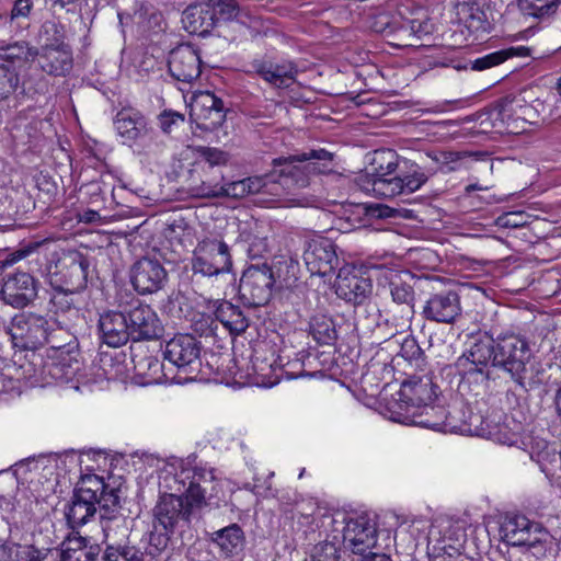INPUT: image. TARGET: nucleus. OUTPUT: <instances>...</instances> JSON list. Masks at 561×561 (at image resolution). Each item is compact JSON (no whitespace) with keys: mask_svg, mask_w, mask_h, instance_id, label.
I'll list each match as a JSON object with an SVG mask.
<instances>
[{"mask_svg":"<svg viewBox=\"0 0 561 561\" xmlns=\"http://www.w3.org/2000/svg\"><path fill=\"white\" fill-rule=\"evenodd\" d=\"M190 116L198 128L213 131L226 119L224 102L209 91L201 92L193 98Z\"/></svg>","mask_w":561,"mask_h":561,"instance_id":"dca6fc26","label":"nucleus"},{"mask_svg":"<svg viewBox=\"0 0 561 561\" xmlns=\"http://www.w3.org/2000/svg\"><path fill=\"white\" fill-rule=\"evenodd\" d=\"M214 314L231 334L239 335L245 332L249 327V320L243 311L230 301L222 300L217 302Z\"/></svg>","mask_w":561,"mask_h":561,"instance_id":"c9c22d12","label":"nucleus"},{"mask_svg":"<svg viewBox=\"0 0 561 561\" xmlns=\"http://www.w3.org/2000/svg\"><path fill=\"white\" fill-rule=\"evenodd\" d=\"M89 266L88 259L79 252L70 253L59 261V274L68 289L81 291L85 288Z\"/></svg>","mask_w":561,"mask_h":561,"instance_id":"c85d7f7f","label":"nucleus"},{"mask_svg":"<svg viewBox=\"0 0 561 561\" xmlns=\"http://www.w3.org/2000/svg\"><path fill=\"white\" fill-rule=\"evenodd\" d=\"M272 176L277 184L286 187H307L317 175L335 172L334 153L325 149H310L272 162Z\"/></svg>","mask_w":561,"mask_h":561,"instance_id":"f03ea898","label":"nucleus"},{"mask_svg":"<svg viewBox=\"0 0 561 561\" xmlns=\"http://www.w3.org/2000/svg\"><path fill=\"white\" fill-rule=\"evenodd\" d=\"M45 242H47V240L30 241L25 244H22L19 249L14 250L13 252L4 253L3 256L0 259V268H7L20 262L21 260L27 257L31 253L35 252Z\"/></svg>","mask_w":561,"mask_h":561,"instance_id":"5fc2aeb1","label":"nucleus"},{"mask_svg":"<svg viewBox=\"0 0 561 561\" xmlns=\"http://www.w3.org/2000/svg\"><path fill=\"white\" fill-rule=\"evenodd\" d=\"M268 251V244L265 237H253L249 240L248 253L250 257H262Z\"/></svg>","mask_w":561,"mask_h":561,"instance_id":"338daca9","label":"nucleus"},{"mask_svg":"<svg viewBox=\"0 0 561 561\" xmlns=\"http://www.w3.org/2000/svg\"><path fill=\"white\" fill-rule=\"evenodd\" d=\"M493 367L508 374L525 391L533 390L543 382L545 371L534 358L528 342L516 334L497 336Z\"/></svg>","mask_w":561,"mask_h":561,"instance_id":"f257e3e1","label":"nucleus"},{"mask_svg":"<svg viewBox=\"0 0 561 561\" xmlns=\"http://www.w3.org/2000/svg\"><path fill=\"white\" fill-rule=\"evenodd\" d=\"M65 38V26L59 21L46 20L37 33L38 49L67 45Z\"/></svg>","mask_w":561,"mask_h":561,"instance_id":"a19ab883","label":"nucleus"},{"mask_svg":"<svg viewBox=\"0 0 561 561\" xmlns=\"http://www.w3.org/2000/svg\"><path fill=\"white\" fill-rule=\"evenodd\" d=\"M124 310L133 341H150L162 336L163 325L149 305L134 299L124 305Z\"/></svg>","mask_w":561,"mask_h":561,"instance_id":"1a4fd4ad","label":"nucleus"},{"mask_svg":"<svg viewBox=\"0 0 561 561\" xmlns=\"http://www.w3.org/2000/svg\"><path fill=\"white\" fill-rule=\"evenodd\" d=\"M389 288L392 301L396 304V306H408L414 308L415 291L412 286L401 280H391L389 283Z\"/></svg>","mask_w":561,"mask_h":561,"instance_id":"603ef678","label":"nucleus"},{"mask_svg":"<svg viewBox=\"0 0 561 561\" xmlns=\"http://www.w3.org/2000/svg\"><path fill=\"white\" fill-rule=\"evenodd\" d=\"M528 55H529V48H527L525 46L510 47V48L501 49V50L488 54L483 57L477 58L476 60L471 61V69L477 70V71H482V70L489 69L491 67L497 66L514 56L525 57Z\"/></svg>","mask_w":561,"mask_h":561,"instance_id":"ea45409f","label":"nucleus"},{"mask_svg":"<svg viewBox=\"0 0 561 561\" xmlns=\"http://www.w3.org/2000/svg\"><path fill=\"white\" fill-rule=\"evenodd\" d=\"M403 159L392 149L376 150L370 162L371 173L359 175L357 178L358 185L363 191L376 194L375 183L388 182L399 171Z\"/></svg>","mask_w":561,"mask_h":561,"instance_id":"6ab92c4d","label":"nucleus"},{"mask_svg":"<svg viewBox=\"0 0 561 561\" xmlns=\"http://www.w3.org/2000/svg\"><path fill=\"white\" fill-rule=\"evenodd\" d=\"M561 5V0H518V8L525 14L539 20L549 19Z\"/></svg>","mask_w":561,"mask_h":561,"instance_id":"79ce46f5","label":"nucleus"},{"mask_svg":"<svg viewBox=\"0 0 561 561\" xmlns=\"http://www.w3.org/2000/svg\"><path fill=\"white\" fill-rule=\"evenodd\" d=\"M311 559L312 561H339V548L333 542H320L314 546Z\"/></svg>","mask_w":561,"mask_h":561,"instance_id":"13d9d810","label":"nucleus"},{"mask_svg":"<svg viewBox=\"0 0 561 561\" xmlns=\"http://www.w3.org/2000/svg\"><path fill=\"white\" fill-rule=\"evenodd\" d=\"M232 259L228 244L219 238H204L193 251L192 270L194 274L213 277L229 273Z\"/></svg>","mask_w":561,"mask_h":561,"instance_id":"39448f33","label":"nucleus"},{"mask_svg":"<svg viewBox=\"0 0 561 561\" xmlns=\"http://www.w3.org/2000/svg\"><path fill=\"white\" fill-rule=\"evenodd\" d=\"M168 68L170 75L178 81L192 82L202 72L199 51L192 44H181L169 54Z\"/></svg>","mask_w":561,"mask_h":561,"instance_id":"412c9836","label":"nucleus"},{"mask_svg":"<svg viewBox=\"0 0 561 561\" xmlns=\"http://www.w3.org/2000/svg\"><path fill=\"white\" fill-rule=\"evenodd\" d=\"M459 159L460 152L455 151H442L434 157V160L439 163V170L443 172L454 171L456 168L451 163L458 162Z\"/></svg>","mask_w":561,"mask_h":561,"instance_id":"69168bd1","label":"nucleus"},{"mask_svg":"<svg viewBox=\"0 0 561 561\" xmlns=\"http://www.w3.org/2000/svg\"><path fill=\"white\" fill-rule=\"evenodd\" d=\"M138 369L141 374L147 375L153 380H157L160 378L159 373L162 369V364L158 358L148 356L138 364Z\"/></svg>","mask_w":561,"mask_h":561,"instance_id":"e2e57ef3","label":"nucleus"},{"mask_svg":"<svg viewBox=\"0 0 561 561\" xmlns=\"http://www.w3.org/2000/svg\"><path fill=\"white\" fill-rule=\"evenodd\" d=\"M76 493L82 495L83 499H88L95 502L99 508L105 511H114L119 506L118 490L110 488L103 480V478L91 474L82 478Z\"/></svg>","mask_w":561,"mask_h":561,"instance_id":"393cba45","label":"nucleus"},{"mask_svg":"<svg viewBox=\"0 0 561 561\" xmlns=\"http://www.w3.org/2000/svg\"><path fill=\"white\" fill-rule=\"evenodd\" d=\"M167 280L168 273L158 259L144 256L131 266L130 282L140 295L159 291Z\"/></svg>","mask_w":561,"mask_h":561,"instance_id":"2eb2a0df","label":"nucleus"},{"mask_svg":"<svg viewBox=\"0 0 561 561\" xmlns=\"http://www.w3.org/2000/svg\"><path fill=\"white\" fill-rule=\"evenodd\" d=\"M201 350V342L191 334H176L165 343L163 357L178 368V383L197 378L202 366Z\"/></svg>","mask_w":561,"mask_h":561,"instance_id":"20e7f679","label":"nucleus"},{"mask_svg":"<svg viewBox=\"0 0 561 561\" xmlns=\"http://www.w3.org/2000/svg\"><path fill=\"white\" fill-rule=\"evenodd\" d=\"M461 304L458 293L443 290L432 294L425 301L422 316L427 321L454 323L461 316Z\"/></svg>","mask_w":561,"mask_h":561,"instance_id":"aec40b11","label":"nucleus"},{"mask_svg":"<svg viewBox=\"0 0 561 561\" xmlns=\"http://www.w3.org/2000/svg\"><path fill=\"white\" fill-rule=\"evenodd\" d=\"M304 261L311 275L327 276L339 264L334 243L323 237H317L306 243Z\"/></svg>","mask_w":561,"mask_h":561,"instance_id":"f3484780","label":"nucleus"},{"mask_svg":"<svg viewBox=\"0 0 561 561\" xmlns=\"http://www.w3.org/2000/svg\"><path fill=\"white\" fill-rule=\"evenodd\" d=\"M11 560L14 561H42L41 551L32 545H20L13 542Z\"/></svg>","mask_w":561,"mask_h":561,"instance_id":"bf43d9fd","label":"nucleus"},{"mask_svg":"<svg viewBox=\"0 0 561 561\" xmlns=\"http://www.w3.org/2000/svg\"><path fill=\"white\" fill-rule=\"evenodd\" d=\"M389 316L386 319V324L391 327L392 335L402 333L410 329L411 321L415 314L412 307L393 306L388 311Z\"/></svg>","mask_w":561,"mask_h":561,"instance_id":"a18cd8bd","label":"nucleus"},{"mask_svg":"<svg viewBox=\"0 0 561 561\" xmlns=\"http://www.w3.org/2000/svg\"><path fill=\"white\" fill-rule=\"evenodd\" d=\"M496 225L502 228H518L525 225V220L519 213H507L496 219Z\"/></svg>","mask_w":561,"mask_h":561,"instance_id":"774afa93","label":"nucleus"},{"mask_svg":"<svg viewBox=\"0 0 561 561\" xmlns=\"http://www.w3.org/2000/svg\"><path fill=\"white\" fill-rule=\"evenodd\" d=\"M195 506L183 494L164 493L160 495L154 508V525H158L167 533H173L180 522L187 523Z\"/></svg>","mask_w":561,"mask_h":561,"instance_id":"ddd939ff","label":"nucleus"},{"mask_svg":"<svg viewBox=\"0 0 561 561\" xmlns=\"http://www.w3.org/2000/svg\"><path fill=\"white\" fill-rule=\"evenodd\" d=\"M211 541L218 546L226 556L238 554L244 546L245 537L238 524H231L211 534Z\"/></svg>","mask_w":561,"mask_h":561,"instance_id":"e433bc0d","label":"nucleus"},{"mask_svg":"<svg viewBox=\"0 0 561 561\" xmlns=\"http://www.w3.org/2000/svg\"><path fill=\"white\" fill-rule=\"evenodd\" d=\"M41 121L15 123L12 127V137L24 146H35L42 138Z\"/></svg>","mask_w":561,"mask_h":561,"instance_id":"c03bdc74","label":"nucleus"},{"mask_svg":"<svg viewBox=\"0 0 561 561\" xmlns=\"http://www.w3.org/2000/svg\"><path fill=\"white\" fill-rule=\"evenodd\" d=\"M400 355L407 360H416L421 358L423 351L413 336H407L401 343Z\"/></svg>","mask_w":561,"mask_h":561,"instance_id":"680f3d73","label":"nucleus"},{"mask_svg":"<svg viewBox=\"0 0 561 561\" xmlns=\"http://www.w3.org/2000/svg\"><path fill=\"white\" fill-rule=\"evenodd\" d=\"M102 561H144V553L135 546L107 545Z\"/></svg>","mask_w":561,"mask_h":561,"instance_id":"de8ad7c7","label":"nucleus"},{"mask_svg":"<svg viewBox=\"0 0 561 561\" xmlns=\"http://www.w3.org/2000/svg\"><path fill=\"white\" fill-rule=\"evenodd\" d=\"M214 480L211 470L198 467L183 469L174 477V482L182 485L176 491L182 493L190 501V505L196 508H202L207 504L206 494L209 489H213Z\"/></svg>","mask_w":561,"mask_h":561,"instance_id":"4468645a","label":"nucleus"},{"mask_svg":"<svg viewBox=\"0 0 561 561\" xmlns=\"http://www.w3.org/2000/svg\"><path fill=\"white\" fill-rule=\"evenodd\" d=\"M551 536L549 531L541 527L537 530V534H534L529 542H526L523 546L526 547L525 557L528 558L533 556L540 559L546 556V552L551 548Z\"/></svg>","mask_w":561,"mask_h":561,"instance_id":"8fccbe9b","label":"nucleus"},{"mask_svg":"<svg viewBox=\"0 0 561 561\" xmlns=\"http://www.w3.org/2000/svg\"><path fill=\"white\" fill-rule=\"evenodd\" d=\"M275 286L277 280L271 266L250 265L241 276L239 294L244 304L261 307L270 302Z\"/></svg>","mask_w":561,"mask_h":561,"instance_id":"423d86ee","label":"nucleus"},{"mask_svg":"<svg viewBox=\"0 0 561 561\" xmlns=\"http://www.w3.org/2000/svg\"><path fill=\"white\" fill-rule=\"evenodd\" d=\"M335 294L354 306L363 305L373 290L371 280L350 268H340L334 284Z\"/></svg>","mask_w":561,"mask_h":561,"instance_id":"4be33fe9","label":"nucleus"},{"mask_svg":"<svg viewBox=\"0 0 561 561\" xmlns=\"http://www.w3.org/2000/svg\"><path fill=\"white\" fill-rule=\"evenodd\" d=\"M36 56L42 70L50 76H66L73 66L69 45L37 49Z\"/></svg>","mask_w":561,"mask_h":561,"instance_id":"c756f323","label":"nucleus"},{"mask_svg":"<svg viewBox=\"0 0 561 561\" xmlns=\"http://www.w3.org/2000/svg\"><path fill=\"white\" fill-rule=\"evenodd\" d=\"M398 394L399 399L394 405L396 410H392V416H396L397 412L409 413L410 410L433 403L436 398V387L428 376H412L402 382Z\"/></svg>","mask_w":561,"mask_h":561,"instance_id":"9b49d317","label":"nucleus"},{"mask_svg":"<svg viewBox=\"0 0 561 561\" xmlns=\"http://www.w3.org/2000/svg\"><path fill=\"white\" fill-rule=\"evenodd\" d=\"M38 286L39 282L32 274L16 271L4 276L0 296L5 305L22 309L37 298Z\"/></svg>","mask_w":561,"mask_h":561,"instance_id":"9d476101","label":"nucleus"},{"mask_svg":"<svg viewBox=\"0 0 561 561\" xmlns=\"http://www.w3.org/2000/svg\"><path fill=\"white\" fill-rule=\"evenodd\" d=\"M495 353L496 340L488 334L477 336L455 362L462 382H486L490 378L489 365L493 366Z\"/></svg>","mask_w":561,"mask_h":561,"instance_id":"7ed1b4c3","label":"nucleus"},{"mask_svg":"<svg viewBox=\"0 0 561 561\" xmlns=\"http://www.w3.org/2000/svg\"><path fill=\"white\" fill-rule=\"evenodd\" d=\"M9 334L14 347L33 351L48 342L49 323L45 317L33 312L16 314Z\"/></svg>","mask_w":561,"mask_h":561,"instance_id":"0eeeda50","label":"nucleus"},{"mask_svg":"<svg viewBox=\"0 0 561 561\" xmlns=\"http://www.w3.org/2000/svg\"><path fill=\"white\" fill-rule=\"evenodd\" d=\"M298 262L293 259L279 261L276 265V272H274L277 286L280 288L295 286L298 280Z\"/></svg>","mask_w":561,"mask_h":561,"instance_id":"09e8293b","label":"nucleus"},{"mask_svg":"<svg viewBox=\"0 0 561 561\" xmlns=\"http://www.w3.org/2000/svg\"><path fill=\"white\" fill-rule=\"evenodd\" d=\"M224 175L221 172L215 174L213 179H203L201 183L188 185V193L197 198L232 197L243 198L248 196L245 179L222 184Z\"/></svg>","mask_w":561,"mask_h":561,"instance_id":"5701e85b","label":"nucleus"},{"mask_svg":"<svg viewBox=\"0 0 561 561\" xmlns=\"http://www.w3.org/2000/svg\"><path fill=\"white\" fill-rule=\"evenodd\" d=\"M495 112V119L500 121L506 131L511 134L524 133L526 124L535 117L534 107L520 93L503 98Z\"/></svg>","mask_w":561,"mask_h":561,"instance_id":"f8f14e48","label":"nucleus"},{"mask_svg":"<svg viewBox=\"0 0 561 561\" xmlns=\"http://www.w3.org/2000/svg\"><path fill=\"white\" fill-rule=\"evenodd\" d=\"M193 152L195 154L194 167L195 171H201L199 182L204 179H213L216 173L221 172L220 168L228 164L230 160V154L216 147L208 146H195L193 147ZM194 174H191L193 178ZM197 183L194 179H192L191 183Z\"/></svg>","mask_w":561,"mask_h":561,"instance_id":"cd10ccee","label":"nucleus"},{"mask_svg":"<svg viewBox=\"0 0 561 561\" xmlns=\"http://www.w3.org/2000/svg\"><path fill=\"white\" fill-rule=\"evenodd\" d=\"M276 184V176H272V171L261 176L245 178L248 195L270 193L273 188H277Z\"/></svg>","mask_w":561,"mask_h":561,"instance_id":"4d7b16f0","label":"nucleus"},{"mask_svg":"<svg viewBox=\"0 0 561 561\" xmlns=\"http://www.w3.org/2000/svg\"><path fill=\"white\" fill-rule=\"evenodd\" d=\"M24 94L18 71L7 67H0V102L9 100L11 96Z\"/></svg>","mask_w":561,"mask_h":561,"instance_id":"49530a36","label":"nucleus"},{"mask_svg":"<svg viewBox=\"0 0 561 561\" xmlns=\"http://www.w3.org/2000/svg\"><path fill=\"white\" fill-rule=\"evenodd\" d=\"M392 420L407 424L416 425L434 431H446L447 412L444 407L427 403L421 409L410 410L409 413L397 412Z\"/></svg>","mask_w":561,"mask_h":561,"instance_id":"bb28decb","label":"nucleus"},{"mask_svg":"<svg viewBox=\"0 0 561 561\" xmlns=\"http://www.w3.org/2000/svg\"><path fill=\"white\" fill-rule=\"evenodd\" d=\"M118 311H106L100 316L99 330L102 341L111 347H119L131 340L124 305Z\"/></svg>","mask_w":561,"mask_h":561,"instance_id":"a878e982","label":"nucleus"},{"mask_svg":"<svg viewBox=\"0 0 561 561\" xmlns=\"http://www.w3.org/2000/svg\"><path fill=\"white\" fill-rule=\"evenodd\" d=\"M343 543L354 554H363L377 543V528L366 515L350 517L344 520Z\"/></svg>","mask_w":561,"mask_h":561,"instance_id":"a211bd4d","label":"nucleus"},{"mask_svg":"<svg viewBox=\"0 0 561 561\" xmlns=\"http://www.w3.org/2000/svg\"><path fill=\"white\" fill-rule=\"evenodd\" d=\"M216 9L224 20H232L237 18L239 13V7L236 0H219L218 3L214 5L215 12Z\"/></svg>","mask_w":561,"mask_h":561,"instance_id":"0e129e2a","label":"nucleus"},{"mask_svg":"<svg viewBox=\"0 0 561 561\" xmlns=\"http://www.w3.org/2000/svg\"><path fill=\"white\" fill-rule=\"evenodd\" d=\"M183 27L191 34L206 35L216 24V12L210 5L195 3L182 13Z\"/></svg>","mask_w":561,"mask_h":561,"instance_id":"2f4dec72","label":"nucleus"},{"mask_svg":"<svg viewBox=\"0 0 561 561\" xmlns=\"http://www.w3.org/2000/svg\"><path fill=\"white\" fill-rule=\"evenodd\" d=\"M32 10V0H14L12 9L7 16V22L10 24V27H28V23H25V21L30 18Z\"/></svg>","mask_w":561,"mask_h":561,"instance_id":"3c124183","label":"nucleus"},{"mask_svg":"<svg viewBox=\"0 0 561 561\" xmlns=\"http://www.w3.org/2000/svg\"><path fill=\"white\" fill-rule=\"evenodd\" d=\"M78 359L71 355L70 351L62 348L54 350V354L49 356L44 364L45 371L55 380L68 381L79 370Z\"/></svg>","mask_w":561,"mask_h":561,"instance_id":"72a5a7b5","label":"nucleus"},{"mask_svg":"<svg viewBox=\"0 0 561 561\" xmlns=\"http://www.w3.org/2000/svg\"><path fill=\"white\" fill-rule=\"evenodd\" d=\"M114 126L123 144H134L144 138H152L153 129L147 118L137 110L122 108L115 116Z\"/></svg>","mask_w":561,"mask_h":561,"instance_id":"b1692460","label":"nucleus"},{"mask_svg":"<svg viewBox=\"0 0 561 561\" xmlns=\"http://www.w3.org/2000/svg\"><path fill=\"white\" fill-rule=\"evenodd\" d=\"M158 525H154V533L150 534L148 553L154 556L163 551L169 543V534L165 530L159 531Z\"/></svg>","mask_w":561,"mask_h":561,"instance_id":"052dcab7","label":"nucleus"},{"mask_svg":"<svg viewBox=\"0 0 561 561\" xmlns=\"http://www.w3.org/2000/svg\"><path fill=\"white\" fill-rule=\"evenodd\" d=\"M542 526L524 515L506 517L501 526L503 539L511 546L523 547Z\"/></svg>","mask_w":561,"mask_h":561,"instance_id":"7c9ffc66","label":"nucleus"},{"mask_svg":"<svg viewBox=\"0 0 561 561\" xmlns=\"http://www.w3.org/2000/svg\"><path fill=\"white\" fill-rule=\"evenodd\" d=\"M61 561H95L100 547L88 545L82 537L68 538L61 545Z\"/></svg>","mask_w":561,"mask_h":561,"instance_id":"4c0bfd02","label":"nucleus"},{"mask_svg":"<svg viewBox=\"0 0 561 561\" xmlns=\"http://www.w3.org/2000/svg\"><path fill=\"white\" fill-rule=\"evenodd\" d=\"M310 334L321 345H331L337 337L333 320L325 316H316L311 319Z\"/></svg>","mask_w":561,"mask_h":561,"instance_id":"37998d69","label":"nucleus"},{"mask_svg":"<svg viewBox=\"0 0 561 561\" xmlns=\"http://www.w3.org/2000/svg\"><path fill=\"white\" fill-rule=\"evenodd\" d=\"M462 12H467L465 23L467 27L474 32H488L490 23L485 13L476 4L462 7Z\"/></svg>","mask_w":561,"mask_h":561,"instance_id":"6e6d98bb","label":"nucleus"},{"mask_svg":"<svg viewBox=\"0 0 561 561\" xmlns=\"http://www.w3.org/2000/svg\"><path fill=\"white\" fill-rule=\"evenodd\" d=\"M77 293L78 291H72L68 288H56L49 299L51 310L55 313L71 311L75 308V295Z\"/></svg>","mask_w":561,"mask_h":561,"instance_id":"864d4df0","label":"nucleus"},{"mask_svg":"<svg viewBox=\"0 0 561 561\" xmlns=\"http://www.w3.org/2000/svg\"><path fill=\"white\" fill-rule=\"evenodd\" d=\"M253 71L275 88L285 89L295 82L297 73L291 64H274L265 60H254Z\"/></svg>","mask_w":561,"mask_h":561,"instance_id":"473e14b6","label":"nucleus"},{"mask_svg":"<svg viewBox=\"0 0 561 561\" xmlns=\"http://www.w3.org/2000/svg\"><path fill=\"white\" fill-rule=\"evenodd\" d=\"M37 55V48L26 42H14L0 46V67L18 71Z\"/></svg>","mask_w":561,"mask_h":561,"instance_id":"f704fd0d","label":"nucleus"},{"mask_svg":"<svg viewBox=\"0 0 561 561\" xmlns=\"http://www.w3.org/2000/svg\"><path fill=\"white\" fill-rule=\"evenodd\" d=\"M428 180V174L416 163L403 159L399 171L387 181L375 183L376 195L394 197L401 194H411L420 190Z\"/></svg>","mask_w":561,"mask_h":561,"instance_id":"6e6552de","label":"nucleus"},{"mask_svg":"<svg viewBox=\"0 0 561 561\" xmlns=\"http://www.w3.org/2000/svg\"><path fill=\"white\" fill-rule=\"evenodd\" d=\"M99 505L88 499H83L75 492L71 503L66 511V518L72 528L84 525L92 517Z\"/></svg>","mask_w":561,"mask_h":561,"instance_id":"58836bf2","label":"nucleus"}]
</instances>
